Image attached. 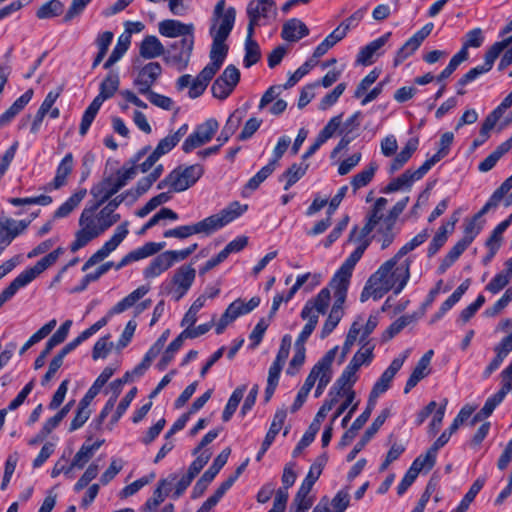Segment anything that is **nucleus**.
<instances>
[{"instance_id":"1","label":"nucleus","mask_w":512,"mask_h":512,"mask_svg":"<svg viewBox=\"0 0 512 512\" xmlns=\"http://www.w3.org/2000/svg\"><path fill=\"white\" fill-rule=\"evenodd\" d=\"M412 263V257L401 261L393 256L385 261L367 280L360 294V301L364 303L371 297L379 300L390 290L395 295L400 294L410 279Z\"/></svg>"},{"instance_id":"2","label":"nucleus","mask_w":512,"mask_h":512,"mask_svg":"<svg viewBox=\"0 0 512 512\" xmlns=\"http://www.w3.org/2000/svg\"><path fill=\"white\" fill-rule=\"evenodd\" d=\"M99 208L96 207V202H93L82 211L79 218L81 228L76 232L75 239L70 245L71 252L83 248L120 220V214L114 213L106 205L96 213Z\"/></svg>"},{"instance_id":"3","label":"nucleus","mask_w":512,"mask_h":512,"mask_svg":"<svg viewBox=\"0 0 512 512\" xmlns=\"http://www.w3.org/2000/svg\"><path fill=\"white\" fill-rule=\"evenodd\" d=\"M454 141L452 132H445L441 135L437 152L427 159L418 169H408L397 178H394L385 187V193H392L403 188H410L415 181L422 179L428 171L440 160L445 158L449 153Z\"/></svg>"},{"instance_id":"4","label":"nucleus","mask_w":512,"mask_h":512,"mask_svg":"<svg viewBox=\"0 0 512 512\" xmlns=\"http://www.w3.org/2000/svg\"><path fill=\"white\" fill-rule=\"evenodd\" d=\"M236 19V10L234 7H229L224 14L221 23L217 26L212 24L209 29V34L212 37V45L210 49V62L205 68L217 73L223 65L229 47L226 44V40L229 37Z\"/></svg>"},{"instance_id":"5","label":"nucleus","mask_w":512,"mask_h":512,"mask_svg":"<svg viewBox=\"0 0 512 512\" xmlns=\"http://www.w3.org/2000/svg\"><path fill=\"white\" fill-rule=\"evenodd\" d=\"M134 178L135 170L133 166L119 168L115 174L104 176L101 181L95 183L90 189V194L94 202H96V207L104 205Z\"/></svg>"},{"instance_id":"6","label":"nucleus","mask_w":512,"mask_h":512,"mask_svg":"<svg viewBox=\"0 0 512 512\" xmlns=\"http://www.w3.org/2000/svg\"><path fill=\"white\" fill-rule=\"evenodd\" d=\"M195 277L196 270L191 265H182L175 270L170 281L161 284V292L170 295L177 302L187 294Z\"/></svg>"},{"instance_id":"7","label":"nucleus","mask_w":512,"mask_h":512,"mask_svg":"<svg viewBox=\"0 0 512 512\" xmlns=\"http://www.w3.org/2000/svg\"><path fill=\"white\" fill-rule=\"evenodd\" d=\"M370 245V240L359 242L355 250L345 259L331 279V287H339L348 290L353 270L357 262L362 258L365 250Z\"/></svg>"},{"instance_id":"8","label":"nucleus","mask_w":512,"mask_h":512,"mask_svg":"<svg viewBox=\"0 0 512 512\" xmlns=\"http://www.w3.org/2000/svg\"><path fill=\"white\" fill-rule=\"evenodd\" d=\"M195 37H187L172 43L164 56V62L178 71L187 68L194 48Z\"/></svg>"},{"instance_id":"9","label":"nucleus","mask_w":512,"mask_h":512,"mask_svg":"<svg viewBox=\"0 0 512 512\" xmlns=\"http://www.w3.org/2000/svg\"><path fill=\"white\" fill-rule=\"evenodd\" d=\"M129 222L124 221L114 231V234L111 236L109 240H107L101 248H99L95 253H93L90 258L84 263L82 267V271L88 270L90 267L96 265L97 263L103 261L107 258L113 251L117 249V247L123 242V240L129 234Z\"/></svg>"},{"instance_id":"10","label":"nucleus","mask_w":512,"mask_h":512,"mask_svg":"<svg viewBox=\"0 0 512 512\" xmlns=\"http://www.w3.org/2000/svg\"><path fill=\"white\" fill-rule=\"evenodd\" d=\"M247 210V204L233 201L218 213L204 218L210 235L242 216Z\"/></svg>"},{"instance_id":"11","label":"nucleus","mask_w":512,"mask_h":512,"mask_svg":"<svg viewBox=\"0 0 512 512\" xmlns=\"http://www.w3.org/2000/svg\"><path fill=\"white\" fill-rule=\"evenodd\" d=\"M219 127L215 119H208L204 123L198 125L196 129L185 139L182 149L185 153H189L194 149L208 143L214 137Z\"/></svg>"},{"instance_id":"12","label":"nucleus","mask_w":512,"mask_h":512,"mask_svg":"<svg viewBox=\"0 0 512 512\" xmlns=\"http://www.w3.org/2000/svg\"><path fill=\"white\" fill-rule=\"evenodd\" d=\"M334 290V303L332 305L331 311L322 327L320 337L322 339H325L328 337L333 330L337 327L340 320L342 319L344 315V303L347 298V292L348 290L339 288V287H332Z\"/></svg>"},{"instance_id":"13","label":"nucleus","mask_w":512,"mask_h":512,"mask_svg":"<svg viewBox=\"0 0 512 512\" xmlns=\"http://www.w3.org/2000/svg\"><path fill=\"white\" fill-rule=\"evenodd\" d=\"M408 353L409 351L407 350L403 355H400L392 360L388 368L381 374L379 379L374 383L372 390L370 392V400H375L390 388L395 375L402 368L405 360L407 359Z\"/></svg>"},{"instance_id":"14","label":"nucleus","mask_w":512,"mask_h":512,"mask_svg":"<svg viewBox=\"0 0 512 512\" xmlns=\"http://www.w3.org/2000/svg\"><path fill=\"white\" fill-rule=\"evenodd\" d=\"M174 179L175 188L177 193L186 191L204 174V168L200 164H193L189 166H178L171 171Z\"/></svg>"},{"instance_id":"15","label":"nucleus","mask_w":512,"mask_h":512,"mask_svg":"<svg viewBox=\"0 0 512 512\" xmlns=\"http://www.w3.org/2000/svg\"><path fill=\"white\" fill-rule=\"evenodd\" d=\"M230 453L231 450L230 448L227 447L223 449L219 453V455L213 460L211 466L203 473L200 479L196 482L192 492L194 498H197L204 493L208 485L214 480L216 475L227 463Z\"/></svg>"},{"instance_id":"16","label":"nucleus","mask_w":512,"mask_h":512,"mask_svg":"<svg viewBox=\"0 0 512 512\" xmlns=\"http://www.w3.org/2000/svg\"><path fill=\"white\" fill-rule=\"evenodd\" d=\"M162 71V66L158 62H148L138 70L133 85L140 94L149 93L162 75Z\"/></svg>"},{"instance_id":"17","label":"nucleus","mask_w":512,"mask_h":512,"mask_svg":"<svg viewBox=\"0 0 512 512\" xmlns=\"http://www.w3.org/2000/svg\"><path fill=\"white\" fill-rule=\"evenodd\" d=\"M434 28L433 23L425 24L420 30H418L413 36H411L403 46L397 51L394 58V65L398 66L420 47L422 42L430 35Z\"/></svg>"},{"instance_id":"18","label":"nucleus","mask_w":512,"mask_h":512,"mask_svg":"<svg viewBox=\"0 0 512 512\" xmlns=\"http://www.w3.org/2000/svg\"><path fill=\"white\" fill-rule=\"evenodd\" d=\"M276 3L273 0H252L247 5L249 23L247 29L255 31L261 24V19H267L275 13Z\"/></svg>"},{"instance_id":"19","label":"nucleus","mask_w":512,"mask_h":512,"mask_svg":"<svg viewBox=\"0 0 512 512\" xmlns=\"http://www.w3.org/2000/svg\"><path fill=\"white\" fill-rule=\"evenodd\" d=\"M64 253V249L58 247L54 251L50 252L42 259H40L33 267L25 269L22 271L18 277L20 280L27 286L30 282H32L39 274L44 272L46 269L51 267L56 263L58 258Z\"/></svg>"},{"instance_id":"20","label":"nucleus","mask_w":512,"mask_h":512,"mask_svg":"<svg viewBox=\"0 0 512 512\" xmlns=\"http://www.w3.org/2000/svg\"><path fill=\"white\" fill-rule=\"evenodd\" d=\"M337 403V397H332L329 400L324 401L320 409L315 415L314 420L310 424L308 430L304 433L302 438L299 441V448H306L309 446L315 439L316 434L320 429V425L322 421L326 418L327 413L334 407Z\"/></svg>"},{"instance_id":"21","label":"nucleus","mask_w":512,"mask_h":512,"mask_svg":"<svg viewBox=\"0 0 512 512\" xmlns=\"http://www.w3.org/2000/svg\"><path fill=\"white\" fill-rule=\"evenodd\" d=\"M159 33L168 38L181 37L185 39L187 37H194V24L182 23L179 20L167 19L159 23Z\"/></svg>"},{"instance_id":"22","label":"nucleus","mask_w":512,"mask_h":512,"mask_svg":"<svg viewBox=\"0 0 512 512\" xmlns=\"http://www.w3.org/2000/svg\"><path fill=\"white\" fill-rule=\"evenodd\" d=\"M390 416V410L388 408L383 409L380 414L374 419L372 424L365 431L362 438L357 442L354 448L347 455V461H352L356 458L357 454L368 444L373 436L378 432L381 426L385 423L387 418Z\"/></svg>"},{"instance_id":"23","label":"nucleus","mask_w":512,"mask_h":512,"mask_svg":"<svg viewBox=\"0 0 512 512\" xmlns=\"http://www.w3.org/2000/svg\"><path fill=\"white\" fill-rule=\"evenodd\" d=\"M150 150L151 147L149 145L142 147L127 162H125L121 168H129L133 166L135 170V176L138 174V172H148L159 160V158L153 152H151L147 158L141 162V160L150 152Z\"/></svg>"},{"instance_id":"24","label":"nucleus","mask_w":512,"mask_h":512,"mask_svg":"<svg viewBox=\"0 0 512 512\" xmlns=\"http://www.w3.org/2000/svg\"><path fill=\"white\" fill-rule=\"evenodd\" d=\"M330 299V290L328 288L321 289L313 299H310L305 303L301 311V318L306 319L307 316L319 317V314H325L329 306Z\"/></svg>"},{"instance_id":"25","label":"nucleus","mask_w":512,"mask_h":512,"mask_svg":"<svg viewBox=\"0 0 512 512\" xmlns=\"http://www.w3.org/2000/svg\"><path fill=\"white\" fill-rule=\"evenodd\" d=\"M287 412L283 409L277 410L274 414L272 423L270 425V428L268 432L266 433V436L262 442L261 448L258 451L256 455V461H261L267 450L270 448L272 443L274 442L277 434L280 432V430L283 427V424L286 420Z\"/></svg>"},{"instance_id":"26","label":"nucleus","mask_w":512,"mask_h":512,"mask_svg":"<svg viewBox=\"0 0 512 512\" xmlns=\"http://www.w3.org/2000/svg\"><path fill=\"white\" fill-rule=\"evenodd\" d=\"M359 369L353 366L351 363H349L343 372L341 373L340 377L336 380V382L333 384L329 391V396L337 397V400L339 397L342 396V392H345L347 390H352V386L357 381V371Z\"/></svg>"},{"instance_id":"27","label":"nucleus","mask_w":512,"mask_h":512,"mask_svg":"<svg viewBox=\"0 0 512 512\" xmlns=\"http://www.w3.org/2000/svg\"><path fill=\"white\" fill-rule=\"evenodd\" d=\"M195 234L210 235L205 219L191 225H182L168 229L163 233V236L165 238L186 239Z\"/></svg>"},{"instance_id":"28","label":"nucleus","mask_w":512,"mask_h":512,"mask_svg":"<svg viewBox=\"0 0 512 512\" xmlns=\"http://www.w3.org/2000/svg\"><path fill=\"white\" fill-rule=\"evenodd\" d=\"M338 351V346H335L334 348L330 349L326 352V354L313 366L310 373L308 374L303 386L301 387L303 390L310 393L311 389L315 385V382L317 381L318 377L321 374V370L323 368H327V366H332V363L335 359L336 353Z\"/></svg>"},{"instance_id":"29","label":"nucleus","mask_w":512,"mask_h":512,"mask_svg":"<svg viewBox=\"0 0 512 512\" xmlns=\"http://www.w3.org/2000/svg\"><path fill=\"white\" fill-rule=\"evenodd\" d=\"M390 36L391 33L387 32L360 48L356 62L364 66L371 65L373 63V57L387 43Z\"/></svg>"},{"instance_id":"30","label":"nucleus","mask_w":512,"mask_h":512,"mask_svg":"<svg viewBox=\"0 0 512 512\" xmlns=\"http://www.w3.org/2000/svg\"><path fill=\"white\" fill-rule=\"evenodd\" d=\"M309 34L306 24L297 18H292L283 24L281 37L289 42H297Z\"/></svg>"},{"instance_id":"31","label":"nucleus","mask_w":512,"mask_h":512,"mask_svg":"<svg viewBox=\"0 0 512 512\" xmlns=\"http://www.w3.org/2000/svg\"><path fill=\"white\" fill-rule=\"evenodd\" d=\"M139 54L142 58L151 60L159 56L164 57L166 49L156 36L148 35L140 43Z\"/></svg>"},{"instance_id":"32","label":"nucleus","mask_w":512,"mask_h":512,"mask_svg":"<svg viewBox=\"0 0 512 512\" xmlns=\"http://www.w3.org/2000/svg\"><path fill=\"white\" fill-rule=\"evenodd\" d=\"M74 168V157L71 152L67 153L57 166L55 176L50 183L51 188L60 189L67 183V178Z\"/></svg>"},{"instance_id":"33","label":"nucleus","mask_w":512,"mask_h":512,"mask_svg":"<svg viewBox=\"0 0 512 512\" xmlns=\"http://www.w3.org/2000/svg\"><path fill=\"white\" fill-rule=\"evenodd\" d=\"M419 139L418 137H412L408 139L405 147L394 157L391 161L389 172L392 174L400 170L412 157L413 153L418 149Z\"/></svg>"},{"instance_id":"34","label":"nucleus","mask_w":512,"mask_h":512,"mask_svg":"<svg viewBox=\"0 0 512 512\" xmlns=\"http://www.w3.org/2000/svg\"><path fill=\"white\" fill-rule=\"evenodd\" d=\"M254 33L255 31L247 29V36L244 44L245 55L243 58V65L245 68H250L255 65L261 58L260 46L253 38Z\"/></svg>"},{"instance_id":"35","label":"nucleus","mask_w":512,"mask_h":512,"mask_svg":"<svg viewBox=\"0 0 512 512\" xmlns=\"http://www.w3.org/2000/svg\"><path fill=\"white\" fill-rule=\"evenodd\" d=\"M149 290H150L149 286H145V285L139 286L137 289H135L130 294H128L126 297H124L122 300H120L116 305H114L112 307V309L110 310L109 314L110 315L120 314V313L126 311L127 309L134 306V304L138 300H140L142 297H144L149 292Z\"/></svg>"},{"instance_id":"36","label":"nucleus","mask_w":512,"mask_h":512,"mask_svg":"<svg viewBox=\"0 0 512 512\" xmlns=\"http://www.w3.org/2000/svg\"><path fill=\"white\" fill-rule=\"evenodd\" d=\"M215 75L216 73L204 67L200 73L195 78H193L188 91V96L191 99H195L201 96Z\"/></svg>"},{"instance_id":"37","label":"nucleus","mask_w":512,"mask_h":512,"mask_svg":"<svg viewBox=\"0 0 512 512\" xmlns=\"http://www.w3.org/2000/svg\"><path fill=\"white\" fill-rule=\"evenodd\" d=\"M172 266L171 260L168 258L166 252L157 255L149 265L143 270L145 279L155 278L161 275Z\"/></svg>"},{"instance_id":"38","label":"nucleus","mask_w":512,"mask_h":512,"mask_svg":"<svg viewBox=\"0 0 512 512\" xmlns=\"http://www.w3.org/2000/svg\"><path fill=\"white\" fill-rule=\"evenodd\" d=\"M104 440H98L93 444L84 443L72 459L73 466L82 469L93 457L94 453L102 446Z\"/></svg>"},{"instance_id":"39","label":"nucleus","mask_w":512,"mask_h":512,"mask_svg":"<svg viewBox=\"0 0 512 512\" xmlns=\"http://www.w3.org/2000/svg\"><path fill=\"white\" fill-rule=\"evenodd\" d=\"M395 222L384 218L377 228V234L374 236L377 242L381 244V249L388 248L394 241L396 233L394 232Z\"/></svg>"},{"instance_id":"40","label":"nucleus","mask_w":512,"mask_h":512,"mask_svg":"<svg viewBox=\"0 0 512 512\" xmlns=\"http://www.w3.org/2000/svg\"><path fill=\"white\" fill-rule=\"evenodd\" d=\"M86 189L82 188L73 193L58 209L54 212V218H65L81 203L86 196Z\"/></svg>"},{"instance_id":"41","label":"nucleus","mask_w":512,"mask_h":512,"mask_svg":"<svg viewBox=\"0 0 512 512\" xmlns=\"http://www.w3.org/2000/svg\"><path fill=\"white\" fill-rule=\"evenodd\" d=\"M377 169V163L370 162L366 168H364L362 171L354 175L351 180L353 193H356L357 190H359L360 188L367 186L372 181Z\"/></svg>"},{"instance_id":"42","label":"nucleus","mask_w":512,"mask_h":512,"mask_svg":"<svg viewBox=\"0 0 512 512\" xmlns=\"http://www.w3.org/2000/svg\"><path fill=\"white\" fill-rule=\"evenodd\" d=\"M166 246L165 242H147L143 246L138 247L129 252L132 262H136L152 255L157 254Z\"/></svg>"},{"instance_id":"43","label":"nucleus","mask_w":512,"mask_h":512,"mask_svg":"<svg viewBox=\"0 0 512 512\" xmlns=\"http://www.w3.org/2000/svg\"><path fill=\"white\" fill-rule=\"evenodd\" d=\"M130 43H131L130 36L122 34L118 38L117 44L113 48L110 56L104 63V65H103L104 69H109L116 62H118L123 57V55L127 52L128 48L130 46Z\"/></svg>"},{"instance_id":"44","label":"nucleus","mask_w":512,"mask_h":512,"mask_svg":"<svg viewBox=\"0 0 512 512\" xmlns=\"http://www.w3.org/2000/svg\"><path fill=\"white\" fill-rule=\"evenodd\" d=\"M511 389V382L503 383L501 389L498 392L488 397L484 406L481 408L482 414H488V416L490 417L493 411L496 409V407L503 402L505 396Z\"/></svg>"},{"instance_id":"45","label":"nucleus","mask_w":512,"mask_h":512,"mask_svg":"<svg viewBox=\"0 0 512 512\" xmlns=\"http://www.w3.org/2000/svg\"><path fill=\"white\" fill-rule=\"evenodd\" d=\"M245 391L246 385H241L232 392L222 413V420L224 422H228L232 418L244 396Z\"/></svg>"},{"instance_id":"46","label":"nucleus","mask_w":512,"mask_h":512,"mask_svg":"<svg viewBox=\"0 0 512 512\" xmlns=\"http://www.w3.org/2000/svg\"><path fill=\"white\" fill-rule=\"evenodd\" d=\"M485 484L484 478H477L468 492L464 495L458 506L452 510V512H467L470 504L474 501L477 494L481 491Z\"/></svg>"},{"instance_id":"47","label":"nucleus","mask_w":512,"mask_h":512,"mask_svg":"<svg viewBox=\"0 0 512 512\" xmlns=\"http://www.w3.org/2000/svg\"><path fill=\"white\" fill-rule=\"evenodd\" d=\"M261 300L258 296L252 297L248 302L238 298L233 301L228 307L229 311H231L234 317L237 319L238 317L248 314L257 308L260 304Z\"/></svg>"},{"instance_id":"48","label":"nucleus","mask_w":512,"mask_h":512,"mask_svg":"<svg viewBox=\"0 0 512 512\" xmlns=\"http://www.w3.org/2000/svg\"><path fill=\"white\" fill-rule=\"evenodd\" d=\"M483 42H484V36H483L482 30L480 28H474L465 34L462 47L458 52L459 53L464 52L463 55L465 56V58L468 59V57H469L468 49L471 47L478 48L483 44Z\"/></svg>"},{"instance_id":"49","label":"nucleus","mask_w":512,"mask_h":512,"mask_svg":"<svg viewBox=\"0 0 512 512\" xmlns=\"http://www.w3.org/2000/svg\"><path fill=\"white\" fill-rule=\"evenodd\" d=\"M308 167V164H292L281 176V179H286L284 190H289L298 182L305 175Z\"/></svg>"},{"instance_id":"50","label":"nucleus","mask_w":512,"mask_h":512,"mask_svg":"<svg viewBox=\"0 0 512 512\" xmlns=\"http://www.w3.org/2000/svg\"><path fill=\"white\" fill-rule=\"evenodd\" d=\"M428 238V229H423L421 232L415 235L410 241L405 243L394 256L396 257V259L401 260L408 253L412 252L413 250L421 246L423 243H425Z\"/></svg>"},{"instance_id":"51","label":"nucleus","mask_w":512,"mask_h":512,"mask_svg":"<svg viewBox=\"0 0 512 512\" xmlns=\"http://www.w3.org/2000/svg\"><path fill=\"white\" fill-rule=\"evenodd\" d=\"M499 120L500 119L497 116H495L492 112L488 114V116L485 118L481 125L479 137L474 139L472 143L473 149L478 148L488 140L490 136V131L494 128V126Z\"/></svg>"},{"instance_id":"52","label":"nucleus","mask_w":512,"mask_h":512,"mask_svg":"<svg viewBox=\"0 0 512 512\" xmlns=\"http://www.w3.org/2000/svg\"><path fill=\"white\" fill-rule=\"evenodd\" d=\"M437 451H433L430 447L425 454L419 455L411 464V468L415 469L417 473L422 470H431L436 463Z\"/></svg>"},{"instance_id":"53","label":"nucleus","mask_w":512,"mask_h":512,"mask_svg":"<svg viewBox=\"0 0 512 512\" xmlns=\"http://www.w3.org/2000/svg\"><path fill=\"white\" fill-rule=\"evenodd\" d=\"M120 85V77L117 72L110 71L100 83L99 92L106 98L114 96Z\"/></svg>"},{"instance_id":"54","label":"nucleus","mask_w":512,"mask_h":512,"mask_svg":"<svg viewBox=\"0 0 512 512\" xmlns=\"http://www.w3.org/2000/svg\"><path fill=\"white\" fill-rule=\"evenodd\" d=\"M64 5L60 0H50L44 3L36 12L39 19H50L63 12Z\"/></svg>"},{"instance_id":"55","label":"nucleus","mask_w":512,"mask_h":512,"mask_svg":"<svg viewBox=\"0 0 512 512\" xmlns=\"http://www.w3.org/2000/svg\"><path fill=\"white\" fill-rule=\"evenodd\" d=\"M447 234V225H441L427 247V256L429 258L436 255L439 252V250L444 246L448 239Z\"/></svg>"},{"instance_id":"56","label":"nucleus","mask_w":512,"mask_h":512,"mask_svg":"<svg viewBox=\"0 0 512 512\" xmlns=\"http://www.w3.org/2000/svg\"><path fill=\"white\" fill-rule=\"evenodd\" d=\"M240 123H241L240 115L233 113L229 116L220 135L217 138V141L219 142V144H221V146L224 143H226L230 139V137L236 132Z\"/></svg>"},{"instance_id":"57","label":"nucleus","mask_w":512,"mask_h":512,"mask_svg":"<svg viewBox=\"0 0 512 512\" xmlns=\"http://www.w3.org/2000/svg\"><path fill=\"white\" fill-rule=\"evenodd\" d=\"M428 374L429 367L418 361L405 384L404 393H409Z\"/></svg>"},{"instance_id":"58","label":"nucleus","mask_w":512,"mask_h":512,"mask_svg":"<svg viewBox=\"0 0 512 512\" xmlns=\"http://www.w3.org/2000/svg\"><path fill=\"white\" fill-rule=\"evenodd\" d=\"M479 220L480 218H476L475 214L471 219L465 221L461 241L465 242L469 246L482 230V224L478 222Z\"/></svg>"},{"instance_id":"59","label":"nucleus","mask_w":512,"mask_h":512,"mask_svg":"<svg viewBox=\"0 0 512 512\" xmlns=\"http://www.w3.org/2000/svg\"><path fill=\"white\" fill-rule=\"evenodd\" d=\"M184 339L179 334L167 347L165 352L162 355L161 360L158 363V367L160 370H164L168 364L174 359L177 351L182 347Z\"/></svg>"},{"instance_id":"60","label":"nucleus","mask_w":512,"mask_h":512,"mask_svg":"<svg viewBox=\"0 0 512 512\" xmlns=\"http://www.w3.org/2000/svg\"><path fill=\"white\" fill-rule=\"evenodd\" d=\"M506 43L504 41L495 42L485 53L484 55V63L481 65L486 71L489 72L495 60L499 57V55L506 49Z\"/></svg>"},{"instance_id":"61","label":"nucleus","mask_w":512,"mask_h":512,"mask_svg":"<svg viewBox=\"0 0 512 512\" xmlns=\"http://www.w3.org/2000/svg\"><path fill=\"white\" fill-rule=\"evenodd\" d=\"M274 170L275 167L268 163L248 180L245 188L250 191H255L274 172Z\"/></svg>"},{"instance_id":"62","label":"nucleus","mask_w":512,"mask_h":512,"mask_svg":"<svg viewBox=\"0 0 512 512\" xmlns=\"http://www.w3.org/2000/svg\"><path fill=\"white\" fill-rule=\"evenodd\" d=\"M176 479V474H170L167 478L160 480L151 498L157 500V502L161 504L165 500L166 496L169 495L171 485Z\"/></svg>"},{"instance_id":"63","label":"nucleus","mask_w":512,"mask_h":512,"mask_svg":"<svg viewBox=\"0 0 512 512\" xmlns=\"http://www.w3.org/2000/svg\"><path fill=\"white\" fill-rule=\"evenodd\" d=\"M90 415L91 410L89 409V406L79 402L76 414L70 423L69 431L73 432L81 428L87 422Z\"/></svg>"},{"instance_id":"64","label":"nucleus","mask_w":512,"mask_h":512,"mask_svg":"<svg viewBox=\"0 0 512 512\" xmlns=\"http://www.w3.org/2000/svg\"><path fill=\"white\" fill-rule=\"evenodd\" d=\"M381 73V70L374 68L371 70L358 84L356 87L354 97L360 98L362 97L367 90L376 82V80L379 78Z\"/></svg>"}]
</instances>
